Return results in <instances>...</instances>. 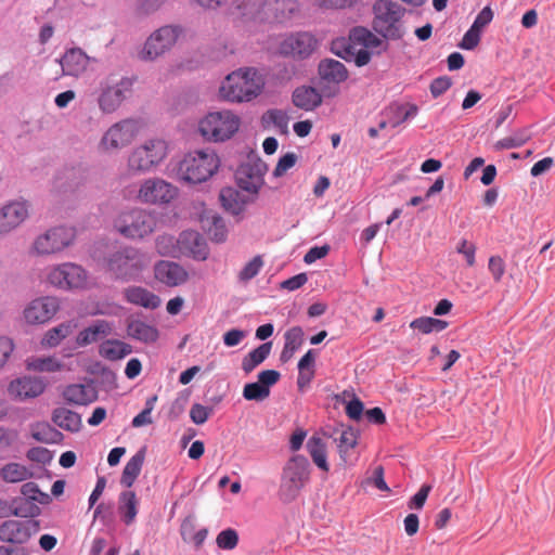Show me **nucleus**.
I'll list each match as a JSON object with an SVG mask.
<instances>
[{
  "label": "nucleus",
  "instance_id": "a211bd4d",
  "mask_svg": "<svg viewBox=\"0 0 555 555\" xmlns=\"http://www.w3.org/2000/svg\"><path fill=\"white\" fill-rule=\"evenodd\" d=\"M154 275L167 286L181 285L189 279L186 270L180 263L168 260H159L155 263Z\"/></svg>",
  "mask_w": 555,
  "mask_h": 555
},
{
  "label": "nucleus",
  "instance_id": "a19ab883",
  "mask_svg": "<svg viewBox=\"0 0 555 555\" xmlns=\"http://www.w3.org/2000/svg\"><path fill=\"white\" fill-rule=\"evenodd\" d=\"M131 134L125 130V126L121 124L113 125L103 135L101 145L106 150L119 149L127 145L130 142Z\"/></svg>",
  "mask_w": 555,
  "mask_h": 555
},
{
  "label": "nucleus",
  "instance_id": "79ce46f5",
  "mask_svg": "<svg viewBox=\"0 0 555 555\" xmlns=\"http://www.w3.org/2000/svg\"><path fill=\"white\" fill-rule=\"evenodd\" d=\"M269 169L267 163H264L259 156L250 162L242 163L236 169V176H244L247 179H257L264 184V176Z\"/></svg>",
  "mask_w": 555,
  "mask_h": 555
},
{
  "label": "nucleus",
  "instance_id": "6e6d98bb",
  "mask_svg": "<svg viewBox=\"0 0 555 555\" xmlns=\"http://www.w3.org/2000/svg\"><path fill=\"white\" fill-rule=\"evenodd\" d=\"M243 398L247 401L262 402L270 396V390H267L258 380L246 383L243 387Z\"/></svg>",
  "mask_w": 555,
  "mask_h": 555
},
{
  "label": "nucleus",
  "instance_id": "8fccbe9b",
  "mask_svg": "<svg viewBox=\"0 0 555 555\" xmlns=\"http://www.w3.org/2000/svg\"><path fill=\"white\" fill-rule=\"evenodd\" d=\"M360 435V431L352 427L348 426L347 429L343 430L340 434V437L338 439L339 444V456L340 459L346 462V454L350 449H353L358 444V437Z\"/></svg>",
  "mask_w": 555,
  "mask_h": 555
},
{
  "label": "nucleus",
  "instance_id": "f257e3e1",
  "mask_svg": "<svg viewBox=\"0 0 555 555\" xmlns=\"http://www.w3.org/2000/svg\"><path fill=\"white\" fill-rule=\"evenodd\" d=\"M99 269L121 283L138 282L147 266L145 255L133 246H117L105 240L95 241L89 250Z\"/></svg>",
  "mask_w": 555,
  "mask_h": 555
},
{
  "label": "nucleus",
  "instance_id": "bb28decb",
  "mask_svg": "<svg viewBox=\"0 0 555 555\" xmlns=\"http://www.w3.org/2000/svg\"><path fill=\"white\" fill-rule=\"evenodd\" d=\"M349 38L353 43L360 44L366 50L377 49V55H380L389 49V43L387 41L363 26L353 27L350 30Z\"/></svg>",
  "mask_w": 555,
  "mask_h": 555
},
{
  "label": "nucleus",
  "instance_id": "338daca9",
  "mask_svg": "<svg viewBox=\"0 0 555 555\" xmlns=\"http://www.w3.org/2000/svg\"><path fill=\"white\" fill-rule=\"evenodd\" d=\"M54 453L44 447H33L26 452V457L42 465L49 464L53 460Z\"/></svg>",
  "mask_w": 555,
  "mask_h": 555
},
{
  "label": "nucleus",
  "instance_id": "774afa93",
  "mask_svg": "<svg viewBox=\"0 0 555 555\" xmlns=\"http://www.w3.org/2000/svg\"><path fill=\"white\" fill-rule=\"evenodd\" d=\"M431 491V486L423 483L418 491L412 495L408 502L410 509H422L426 503V500Z\"/></svg>",
  "mask_w": 555,
  "mask_h": 555
},
{
  "label": "nucleus",
  "instance_id": "5fc2aeb1",
  "mask_svg": "<svg viewBox=\"0 0 555 555\" xmlns=\"http://www.w3.org/2000/svg\"><path fill=\"white\" fill-rule=\"evenodd\" d=\"M354 47L345 38L337 37L330 42V51L337 57L351 62Z\"/></svg>",
  "mask_w": 555,
  "mask_h": 555
},
{
  "label": "nucleus",
  "instance_id": "f8f14e48",
  "mask_svg": "<svg viewBox=\"0 0 555 555\" xmlns=\"http://www.w3.org/2000/svg\"><path fill=\"white\" fill-rule=\"evenodd\" d=\"M40 530L36 519H9L0 525V540L10 544H24Z\"/></svg>",
  "mask_w": 555,
  "mask_h": 555
},
{
  "label": "nucleus",
  "instance_id": "5701e85b",
  "mask_svg": "<svg viewBox=\"0 0 555 555\" xmlns=\"http://www.w3.org/2000/svg\"><path fill=\"white\" fill-rule=\"evenodd\" d=\"M322 93L312 86L301 85L296 87L292 92V103L294 106L311 112L322 105Z\"/></svg>",
  "mask_w": 555,
  "mask_h": 555
},
{
  "label": "nucleus",
  "instance_id": "dca6fc26",
  "mask_svg": "<svg viewBox=\"0 0 555 555\" xmlns=\"http://www.w3.org/2000/svg\"><path fill=\"white\" fill-rule=\"evenodd\" d=\"M177 242L179 243L180 251L192 257L194 260L204 261L208 258V245L203 235L197 231H182Z\"/></svg>",
  "mask_w": 555,
  "mask_h": 555
},
{
  "label": "nucleus",
  "instance_id": "423d86ee",
  "mask_svg": "<svg viewBox=\"0 0 555 555\" xmlns=\"http://www.w3.org/2000/svg\"><path fill=\"white\" fill-rule=\"evenodd\" d=\"M318 47V39L309 31H293L285 35L278 46V53L283 57L297 61L309 59Z\"/></svg>",
  "mask_w": 555,
  "mask_h": 555
},
{
  "label": "nucleus",
  "instance_id": "ea45409f",
  "mask_svg": "<svg viewBox=\"0 0 555 555\" xmlns=\"http://www.w3.org/2000/svg\"><path fill=\"white\" fill-rule=\"evenodd\" d=\"M31 437L41 443L57 444L64 439V435L48 422H37L31 425Z\"/></svg>",
  "mask_w": 555,
  "mask_h": 555
},
{
  "label": "nucleus",
  "instance_id": "9d476101",
  "mask_svg": "<svg viewBox=\"0 0 555 555\" xmlns=\"http://www.w3.org/2000/svg\"><path fill=\"white\" fill-rule=\"evenodd\" d=\"M47 279L51 285L61 289L80 288L86 284L87 272L81 266L65 262L53 268Z\"/></svg>",
  "mask_w": 555,
  "mask_h": 555
},
{
  "label": "nucleus",
  "instance_id": "f704fd0d",
  "mask_svg": "<svg viewBox=\"0 0 555 555\" xmlns=\"http://www.w3.org/2000/svg\"><path fill=\"white\" fill-rule=\"evenodd\" d=\"M304 336V330L299 325L293 326L285 332V343L280 353L281 363H287L293 358L294 353L302 346Z\"/></svg>",
  "mask_w": 555,
  "mask_h": 555
},
{
  "label": "nucleus",
  "instance_id": "37998d69",
  "mask_svg": "<svg viewBox=\"0 0 555 555\" xmlns=\"http://www.w3.org/2000/svg\"><path fill=\"white\" fill-rule=\"evenodd\" d=\"M240 199V191L233 186H224L220 190L219 201L222 208L233 215L238 216L244 212V203L237 202Z\"/></svg>",
  "mask_w": 555,
  "mask_h": 555
},
{
  "label": "nucleus",
  "instance_id": "3c124183",
  "mask_svg": "<svg viewBox=\"0 0 555 555\" xmlns=\"http://www.w3.org/2000/svg\"><path fill=\"white\" fill-rule=\"evenodd\" d=\"M21 494L30 499L35 504L39 503L48 505L52 502V498L47 492L40 490L39 486L34 481H28L21 487Z\"/></svg>",
  "mask_w": 555,
  "mask_h": 555
},
{
  "label": "nucleus",
  "instance_id": "58836bf2",
  "mask_svg": "<svg viewBox=\"0 0 555 555\" xmlns=\"http://www.w3.org/2000/svg\"><path fill=\"white\" fill-rule=\"evenodd\" d=\"M272 345V341H264L243 357L242 370L245 374L251 373L257 366L267 360L270 356Z\"/></svg>",
  "mask_w": 555,
  "mask_h": 555
},
{
  "label": "nucleus",
  "instance_id": "603ef678",
  "mask_svg": "<svg viewBox=\"0 0 555 555\" xmlns=\"http://www.w3.org/2000/svg\"><path fill=\"white\" fill-rule=\"evenodd\" d=\"M530 140V134L526 128L518 130L515 135L506 137L499 140L494 144L496 151L517 149L522 146L527 141Z\"/></svg>",
  "mask_w": 555,
  "mask_h": 555
},
{
  "label": "nucleus",
  "instance_id": "2f4dec72",
  "mask_svg": "<svg viewBox=\"0 0 555 555\" xmlns=\"http://www.w3.org/2000/svg\"><path fill=\"white\" fill-rule=\"evenodd\" d=\"M139 512V500L132 490H126L119 493L118 496V514L121 521L130 526L134 522Z\"/></svg>",
  "mask_w": 555,
  "mask_h": 555
},
{
  "label": "nucleus",
  "instance_id": "c03bdc74",
  "mask_svg": "<svg viewBox=\"0 0 555 555\" xmlns=\"http://www.w3.org/2000/svg\"><path fill=\"white\" fill-rule=\"evenodd\" d=\"M127 95L121 94L119 89L113 87L105 88L99 96V106L104 113L115 112Z\"/></svg>",
  "mask_w": 555,
  "mask_h": 555
},
{
  "label": "nucleus",
  "instance_id": "e433bc0d",
  "mask_svg": "<svg viewBox=\"0 0 555 555\" xmlns=\"http://www.w3.org/2000/svg\"><path fill=\"white\" fill-rule=\"evenodd\" d=\"M131 352V345L116 338L106 339L99 347V354L109 361L121 360Z\"/></svg>",
  "mask_w": 555,
  "mask_h": 555
},
{
  "label": "nucleus",
  "instance_id": "1a4fd4ad",
  "mask_svg": "<svg viewBox=\"0 0 555 555\" xmlns=\"http://www.w3.org/2000/svg\"><path fill=\"white\" fill-rule=\"evenodd\" d=\"M76 236L74 228L59 225L48 230L38 236L34 247L40 255H50L63 250L69 246Z\"/></svg>",
  "mask_w": 555,
  "mask_h": 555
},
{
  "label": "nucleus",
  "instance_id": "b1692460",
  "mask_svg": "<svg viewBox=\"0 0 555 555\" xmlns=\"http://www.w3.org/2000/svg\"><path fill=\"white\" fill-rule=\"evenodd\" d=\"M237 77L245 90L246 102L256 99L262 92L266 81L263 75L257 68H240Z\"/></svg>",
  "mask_w": 555,
  "mask_h": 555
},
{
  "label": "nucleus",
  "instance_id": "473e14b6",
  "mask_svg": "<svg viewBox=\"0 0 555 555\" xmlns=\"http://www.w3.org/2000/svg\"><path fill=\"white\" fill-rule=\"evenodd\" d=\"M236 9L244 20L267 24V0H241Z\"/></svg>",
  "mask_w": 555,
  "mask_h": 555
},
{
  "label": "nucleus",
  "instance_id": "13d9d810",
  "mask_svg": "<svg viewBox=\"0 0 555 555\" xmlns=\"http://www.w3.org/2000/svg\"><path fill=\"white\" fill-rule=\"evenodd\" d=\"M172 235H162L156 240L157 251L163 256L177 257L180 251L179 243Z\"/></svg>",
  "mask_w": 555,
  "mask_h": 555
},
{
  "label": "nucleus",
  "instance_id": "a18cd8bd",
  "mask_svg": "<svg viewBox=\"0 0 555 555\" xmlns=\"http://www.w3.org/2000/svg\"><path fill=\"white\" fill-rule=\"evenodd\" d=\"M448 326V321L433 317H420L410 323L411 328L418 330L423 334L439 333L446 330Z\"/></svg>",
  "mask_w": 555,
  "mask_h": 555
},
{
  "label": "nucleus",
  "instance_id": "7ed1b4c3",
  "mask_svg": "<svg viewBox=\"0 0 555 555\" xmlns=\"http://www.w3.org/2000/svg\"><path fill=\"white\" fill-rule=\"evenodd\" d=\"M220 166V159L214 150H197L186 154L180 162L179 170L183 180L198 184L208 180L217 172Z\"/></svg>",
  "mask_w": 555,
  "mask_h": 555
},
{
  "label": "nucleus",
  "instance_id": "aec40b11",
  "mask_svg": "<svg viewBox=\"0 0 555 555\" xmlns=\"http://www.w3.org/2000/svg\"><path fill=\"white\" fill-rule=\"evenodd\" d=\"M95 379L88 378L87 386L82 384L67 385L62 396L66 403L75 405H88L98 400V390L92 387Z\"/></svg>",
  "mask_w": 555,
  "mask_h": 555
},
{
  "label": "nucleus",
  "instance_id": "e2e57ef3",
  "mask_svg": "<svg viewBox=\"0 0 555 555\" xmlns=\"http://www.w3.org/2000/svg\"><path fill=\"white\" fill-rule=\"evenodd\" d=\"M262 266H263L262 257L260 255L255 256L240 271L238 280L241 282H247V281L254 279L260 272Z\"/></svg>",
  "mask_w": 555,
  "mask_h": 555
},
{
  "label": "nucleus",
  "instance_id": "680f3d73",
  "mask_svg": "<svg viewBox=\"0 0 555 555\" xmlns=\"http://www.w3.org/2000/svg\"><path fill=\"white\" fill-rule=\"evenodd\" d=\"M298 160V155L294 152H287L285 154H283L282 156H280L276 165H275V168L273 169V177L274 178H280V177H283L287 170H289L291 168H293L296 163Z\"/></svg>",
  "mask_w": 555,
  "mask_h": 555
},
{
  "label": "nucleus",
  "instance_id": "20e7f679",
  "mask_svg": "<svg viewBox=\"0 0 555 555\" xmlns=\"http://www.w3.org/2000/svg\"><path fill=\"white\" fill-rule=\"evenodd\" d=\"M240 125V117L232 111L209 112L198 121V132L207 141L224 142L237 132Z\"/></svg>",
  "mask_w": 555,
  "mask_h": 555
},
{
  "label": "nucleus",
  "instance_id": "0e129e2a",
  "mask_svg": "<svg viewBox=\"0 0 555 555\" xmlns=\"http://www.w3.org/2000/svg\"><path fill=\"white\" fill-rule=\"evenodd\" d=\"M214 414V406L193 403L190 410V418L195 425L205 424Z\"/></svg>",
  "mask_w": 555,
  "mask_h": 555
},
{
  "label": "nucleus",
  "instance_id": "72a5a7b5",
  "mask_svg": "<svg viewBox=\"0 0 555 555\" xmlns=\"http://www.w3.org/2000/svg\"><path fill=\"white\" fill-rule=\"evenodd\" d=\"M146 455V446L141 447L135 454L127 462L122 469L120 483L126 488H131L142 470Z\"/></svg>",
  "mask_w": 555,
  "mask_h": 555
},
{
  "label": "nucleus",
  "instance_id": "4468645a",
  "mask_svg": "<svg viewBox=\"0 0 555 555\" xmlns=\"http://www.w3.org/2000/svg\"><path fill=\"white\" fill-rule=\"evenodd\" d=\"M177 195L178 188L159 178L146 180L139 191V197L149 204H168Z\"/></svg>",
  "mask_w": 555,
  "mask_h": 555
},
{
  "label": "nucleus",
  "instance_id": "c85d7f7f",
  "mask_svg": "<svg viewBox=\"0 0 555 555\" xmlns=\"http://www.w3.org/2000/svg\"><path fill=\"white\" fill-rule=\"evenodd\" d=\"M124 297L127 302L143 307L145 309H157L162 300L158 295L150 292L142 286H129L124 291Z\"/></svg>",
  "mask_w": 555,
  "mask_h": 555
},
{
  "label": "nucleus",
  "instance_id": "6e6552de",
  "mask_svg": "<svg viewBox=\"0 0 555 555\" xmlns=\"http://www.w3.org/2000/svg\"><path fill=\"white\" fill-rule=\"evenodd\" d=\"M166 157V143L163 140H150L129 156V167L134 171H147Z\"/></svg>",
  "mask_w": 555,
  "mask_h": 555
},
{
  "label": "nucleus",
  "instance_id": "412c9836",
  "mask_svg": "<svg viewBox=\"0 0 555 555\" xmlns=\"http://www.w3.org/2000/svg\"><path fill=\"white\" fill-rule=\"evenodd\" d=\"M317 72L322 81L334 85H340L349 77V72L345 64L331 57L320 60Z\"/></svg>",
  "mask_w": 555,
  "mask_h": 555
},
{
  "label": "nucleus",
  "instance_id": "6ab92c4d",
  "mask_svg": "<svg viewBox=\"0 0 555 555\" xmlns=\"http://www.w3.org/2000/svg\"><path fill=\"white\" fill-rule=\"evenodd\" d=\"M28 216L27 202H11L0 208V234L9 233Z\"/></svg>",
  "mask_w": 555,
  "mask_h": 555
},
{
  "label": "nucleus",
  "instance_id": "a878e982",
  "mask_svg": "<svg viewBox=\"0 0 555 555\" xmlns=\"http://www.w3.org/2000/svg\"><path fill=\"white\" fill-rule=\"evenodd\" d=\"M404 12L405 9L392 0H377L373 4V26L389 22H400Z\"/></svg>",
  "mask_w": 555,
  "mask_h": 555
},
{
  "label": "nucleus",
  "instance_id": "4be33fe9",
  "mask_svg": "<svg viewBox=\"0 0 555 555\" xmlns=\"http://www.w3.org/2000/svg\"><path fill=\"white\" fill-rule=\"evenodd\" d=\"M57 62L62 67L63 75L78 77L86 70L89 56L80 48H70Z\"/></svg>",
  "mask_w": 555,
  "mask_h": 555
},
{
  "label": "nucleus",
  "instance_id": "de8ad7c7",
  "mask_svg": "<svg viewBox=\"0 0 555 555\" xmlns=\"http://www.w3.org/2000/svg\"><path fill=\"white\" fill-rule=\"evenodd\" d=\"M220 95L222 99L230 102H244L245 101V90L243 85L240 82H233L232 75H229L225 79V82L220 87Z\"/></svg>",
  "mask_w": 555,
  "mask_h": 555
},
{
  "label": "nucleus",
  "instance_id": "4c0bfd02",
  "mask_svg": "<svg viewBox=\"0 0 555 555\" xmlns=\"http://www.w3.org/2000/svg\"><path fill=\"white\" fill-rule=\"evenodd\" d=\"M307 451L309 452L314 465L327 473L330 470V464L327 462V452L325 441L317 435L311 436L306 444Z\"/></svg>",
  "mask_w": 555,
  "mask_h": 555
},
{
  "label": "nucleus",
  "instance_id": "052dcab7",
  "mask_svg": "<svg viewBox=\"0 0 555 555\" xmlns=\"http://www.w3.org/2000/svg\"><path fill=\"white\" fill-rule=\"evenodd\" d=\"M238 532L233 528H225L221 530L216 538L217 546L224 551H231L235 548L238 544Z\"/></svg>",
  "mask_w": 555,
  "mask_h": 555
},
{
  "label": "nucleus",
  "instance_id": "bf43d9fd",
  "mask_svg": "<svg viewBox=\"0 0 555 555\" xmlns=\"http://www.w3.org/2000/svg\"><path fill=\"white\" fill-rule=\"evenodd\" d=\"M288 116L281 109H268L262 116V122H272L278 127L282 134L288 133Z\"/></svg>",
  "mask_w": 555,
  "mask_h": 555
},
{
  "label": "nucleus",
  "instance_id": "09e8293b",
  "mask_svg": "<svg viewBox=\"0 0 555 555\" xmlns=\"http://www.w3.org/2000/svg\"><path fill=\"white\" fill-rule=\"evenodd\" d=\"M373 29L385 41L388 40H400L405 34L402 21L389 22L386 24L374 25Z\"/></svg>",
  "mask_w": 555,
  "mask_h": 555
},
{
  "label": "nucleus",
  "instance_id": "c9c22d12",
  "mask_svg": "<svg viewBox=\"0 0 555 555\" xmlns=\"http://www.w3.org/2000/svg\"><path fill=\"white\" fill-rule=\"evenodd\" d=\"M52 422L60 428L77 433L81 428V415L66 408H56L52 411Z\"/></svg>",
  "mask_w": 555,
  "mask_h": 555
},
{
  "label": "nucleus",
  "instance_id": "4d7b16f0",
  "mask_svg": "<svg viewBox=\"0 0 555 555\" xmlns=\"http://www.w3.org/2000/svg\"><path fill=\"white\" fill-rule=\"evenodd\" d=\"M191 397V389L185 388L178 392L177 398L170 405L168 411V418L170 421H176L180 417V415L185 411V408L189 403Z\"/></svg>",
  "mask_w": 555,
  "mask_h": 555
},
{
  "label": "nucleus",
  "instance_id": "9b49d317",
  "mask_svg": "<svg viewBox=\"0 0 555 555\" xmlns=\"http://www.w3.org/2000/svg\"><path fill=\"white\" fill-rule=\"evenodd\" d=\"M60 310V300L54 296L33 299L24 309L23 317L27 324H44L53 319Z\"/></svg>",
  "mask_w": 555,
  "mask_h": 555
},
{
  "label": "nucleus",
  "instance_id": "7c9ffc66",
  "mask_svg": "<svg viewBox=\"0 0 555 555\" xmlns=\"http://www.w3.org/2000/svg\"><path fill=\"white\" fill-rule=\"evenodd\" d=\"M126 330L129 337L144 344H154L159 338L158 328L141 320L129 321Z\"/></svg>",
  "mask_w": 555,
  "mask_h": 555
},
{
  "label": "nucleus",
  "instance_id": "c756f323",
  "mask_svg": "<svg viewBox=\"0 0 555 555\" xmlns=\"http://www.w3.org/2000/svg\"><path fill=\"white\" fill-rule=\"evenodd\" d=\"M112 327L106 320H95L91 325L81 330L77 337L76 343L80 347H86L92 343L98 341L102 337L109 335Z\"/></svg>",
  "mask_w": 555,
  "mask_h": 555
},
{
  "label": "nucleus",
  "instance_id": "69168bd1",
  "mask_svg": "<svg viewBox=\"0 0 555 555\" xmlns=\"http://www.w3.org/2000/svg\"><path fill=\"white\" fill-rule=\"evenodd\" d=\"M345 412L350 420L359 422L365 413L364 403L353 393L352 398L346 402Z\"/></svg>",
  "mask_w": 555,
  "mask_h": 555
},
{
  "label": "nucleus",
  "instance_id": "f03ea898",
  "mask_svg": "<svg viewBox=\"0 0 555 555\" xmlns=\"http://www.w3.org/2000/svg\"><path fill=\"white\" fill-rule=\"evenodd\" d=\"M311 465L301 454L292 455L281 473L278 498L283 504L294 502L310 480Z\"/></svg>",
  "mask_w": 555,
  "mask_h": 555
},
{
  "label": "nucleus",
  "instance_id": "864d4df0",
  "mask_svg": "<svg viewBox=\"0 0 555 555\" xmlns=\"http://www.w3.org/2000/svg\"><path fill=\"white\" fill-rule=\"evenodd\" d=\"M70 334V325L68 323H61L57 326L50 328L42 338V344L48 347H56L63 339Z\"/></svg>",
  "mask_w": 555,
  "mask_h": 555
},
{
  "label": "nucleus",
  "instance_id": "393cba45",
  "mask_svg": "<svg viewBox=\"0 0 555 555\" xmlns=\"http://www.w3.org/2000/svg\"><path fill=\"white\" fill-rule=\"evenodd\" d=\"M202 228L215 243H223L228 237V229L223 218L214 210H205L201 216Z\"/></svg>",
  "mask_w": 555,
  "mask_h": 555
},
{
  "label": "nucleus",
  "instance_id": "f3484780",
  "mask_svg": "<svg viewBox=\"0 0 555 555\" xmlns=\"http://www.w3.org/2000/svg\"><path fill=\"white\" fill-rule=\"evenodd\" d=\"M47 384L37 377H18L13 379L8 387L10 397L24 401L40 396L46 390Z\"/></svg>",
  "mask_w": 555,
  "mask_h": 555
},
{
  "label": "nucleus",
  "instance_id": "0eeeda50",
  "mask_svg": "<svg viewBox=\"0 0 555 555\" xmlns=\"http://www.w3.org/2000/svg\"><path fill=\"white\" fill-rule=\"evenodd\" d=\"M182 28L177 25H166L155 30L146 39L142 50L139 52V59L142 61H154L177 42Z\"/></svg>",
  "mask_w": 555,
  "mask_h": 555
},
{
  "label": "nucleus",
  "instance_id": "ddd939ff",
  "mask_svg": "<svg viewBox=\"0 0 555 555\" xmlns=\"http://www.w3.org/2000/svg\"><path fill=\"white\" fill-rule=\"evenodd\" d=\"M301 16V4L298 0H267V24L289 26Z\"/></svg>",
  "mask_w": 555,
  "mask_h": 555
},
{
  "label": "nucleus",
  "instance_id": "2eb2a0df",
  "mask_svg": "<svg viewBox=\"0 0 555 555\" xmlns=\"http://www.w3.org/2000/svg\"><path fill=\"white\" fill-rule=\"evenodd\" d=\"M87 180V169L82 164L65 165L54 177V188L59 193H73Z\"/></svg>",
  "mask_w": 555,
  "mask_h": 555
},
{
  "label": "nucleus",
  "instance_id": "39448f33",
  "mask_svg": "<svg viewBox=\"0 0 555 555\" xmlns=\"http://www.w3.org/2000/svg\"><path fill=\"white\" fill-rule=\"evenodd\" d=\"M156 227L155 217L144 209L122 211L114 221V228L126 238H143Z\"/></svg>",
  "mask_w": 555,
  "mask_h": 555
},
{
  "label": "nucleus",
  "instance_id": "49530a36",
  "mask_svg": "<svg viewBox=\"0 0 555 555\" xmlns=\"http://www.w3.org/2000/svg\"><path fill=\"white\" fill-rule=\"evenodd\" d=\"M1 478L7 482H20L33 477V473L20 463L5 464L0 469Z\"/></svg>",
  "mask_w": 555,
  "mask_h": 555
},
{
  "label": "nucleus",
  "instance_id": "cd10ccee",
  "mask_svg": "<svg viewBox=\"0 0 555 555\" xmlns=\"http://www.w3.org/2000/svg\"><path fill=\"white\" fill-rule=\"evenodd\" d=\"M0 505L9 508V512L1 516L14 515L21 518L34 519L41 514L40 507L24 495L13 498L10 503L0 500Z\"/></svg>",
  "mask_w": 555,
  "mask_h": 555
}]
</instances>
